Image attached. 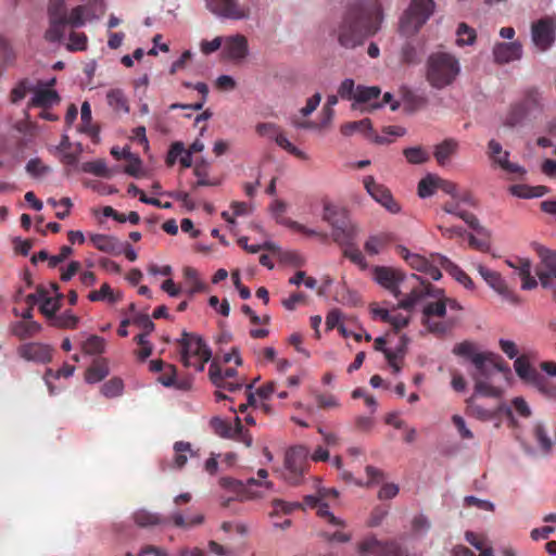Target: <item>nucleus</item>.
Instances as JSON below:
<instances>
[{"label":"nucleus","mask_w":556,"mask_h":556,"mask_svg":"<svg viewBox=\"0 0 556 556\" xmlns=\"http://www.w3.org/2000/svg\"><path fill=\"white\" fill-rule=\"evenodd\" d=\"M527 114L529 113L527 112L525 104H521V102L517 103L511 106L509 113L507 114L504 121V124L510 127L516 126L517 124L522 122L523 117H526Z\"/></svg>","instance_id":"obj_51"},{"label":"nucleus","mask_w":556,"mask_h":556,"mask_svg":"<svg viewBox=\"0 0 556 556\" xmlns=\"http://www.w3.org/2000/svg\"><path fill=\"white\" fill-rule=\"evenodd\" d=\"M88 38L85 33L72 31L70 34V42L67 45L71 51H84L87 49Z\"/></svg>","instance_id":"obj_63"},{"label":"nucleus","mask_w":556,"mask_h":556,"mask_svg":"<svg viewBox=\"0 0 556 556\" xmlns=\"http://www.w3.org/2000/svg\"><path fill=\"white\" fill-rule=\"evenodd\" d=\"M434 9V0H412L401 18V31L405 36H413L432 16Z\"/></svg>","instance_id":"obj_6"},{"label":"nucleus","mask_w":556,"mask_h":556,"mask_svg":"<svg viewBox=\"0 0 556 556\" xmlns=\"http://www.w3.org/2000/svg\"><path fill=\"white\" fill-rule=\"evenodd\" d=\"M359 556H382V543L374 534L366 535L358 544Z\"/></svg>","instance_id":"obj_35"},{"label":"nucleus","mask_w":556,"mask_h":556,"mask_svg":"<svg viewBox=\"0 0 556 556\" xmlns=\"http://www.w3.org/2000/svg\"><path fill=\"white\" fill-rule=\"evenodd\" d=\"M396 251L415 270L426 273L433 280L442 277L441 266L434 260L437 255H441L440 253H431L430 258H427L420 254L409 253L408 249L402 245H397Z\"/></svg>","instance_id":"obj_11"},{"label":"nucleus","mask_w":556,"mask_h":556,"mask_svg":"<svg viewBox=\"0 0 556 556\" xmlns=\"http://www.w3.org/2000/svg\"><path fill=\"white\" fill-rule=\"evenodd\" d=\"M522 56V45L519 41L496 42L493 47V59L497 64H507Z\"/></svg>","instance_id":"obj_19"},{"label":"nucleus","mask_w":556,"mask_h":556,"mask_svg":"<svg viewBox=\"0 0 556 556\" xmlns=\"http://www.w3.org/2000/svg\"><path fill=\"white\" fill-rule=\"evenodd\" d=\"M476 372L472 374L480 379H489L493 371H505L507 368L504 359L494 352L477 353L473 357Z\"/></svg>","instance_id":"obj_14"},{"label":"nucleus","mask_w":556,"mask_h":556,"mask_svg":"<svg viewBox=\"0 0 556 556\" xmlns=\"http://www.w3.org/2000/svg\"><path fill=\"white\" fill-rule=\"evenodd\" d=\"M381 93V89L377 86L357 85V91L352 103L353 109H358L363 104H367L372 100H377Z\"/></svg>","instance_id":"obj_32"},{"label":"nucleus","mask_w":556,"mask_h":556,"mask_svg":"<svg viewBox=\"0 0 556 556\" xmlns=\"http://www.w3.org/2000/svg\"><path fill=\"white\" fill-rule=\"evenodd\" d=\"M275 142L283 150L289 152L290 154L296 156L301 160H306L307 155L302 150L298 149L294 144H292L287 137L283 135L282 130L279 131V134L274 139Z\"/></svg>","instance_id":"obj_53"},{"label":"nucleus","mask_w":556,"mask_h":556,"mask_svg":"<svg viewBox=\"0 0 556 556\" xmlns=\"http://www.w3.org/2000/svg\"><path fill=\"white\" fill-rule=\"evenodd\" d=\"M531 39L539 51H546L556 40V16L546 15L531 23Z\"/></svg>","instance_id":"obj_10"},{"label":"nucleus","mask_w":556,"mask_h":556,"mask_svg":"<svg viewBox=\"0 0 556 556\" xmlns=\"http://www.w3.org/2000/svg\"><path fill=\"white\" fill-rule=\"evenodd\" d=\"M531 354H521L514 362L515 372L518 378L535 387L539 392L556 399V387L530 364Z\"/></svg>","instance_id":"obj_7"},{"label":"nucleus","mask_w":556,"mask_h":556,"mask_svg":"<svg viewBox=\"0 0 556 556\" xmlns=\"http://www.w3.org/2000/svg\"><path fill=\"white\" fill-rule=\"evenodd\" d=\"M317 515L324 518L328 523L332 526L344 527L345 522L339 518H337L333 514L330 513L329 506L323 500L318 503V506L315 507Z\"/></svg>","instance_id":"obj_60"},{"label":"nucleus","mask_w":556,"mask_h":556,"mask_svg":"<svg viewBox=\"0 0 556 556\" xmlns=\"http://www.w3.org/2000/svg\"><path fill=\"white\" fill-rule=\"evenodd\" d=\"M90 241L101 252L121 255L123 253V243L115 237L109 235H91Z\"/></svg>","instance_id":"obj_24"},{"label":"nucleus","mask_w":556,"mask_h":556,"mask_svg":"<svg viewBox=\"0 0 556 556\" xmlns=\"http://www.w3.org/2000/svg\"><path fill=\"white\" fill-rule=\"evenodd\" d=\"M356 91L357 85L352 78H345L338 87V96L346 101H354Z\"/></svg>","instance_id":"obj_55"},{"label":"nucleus","mask_w":556,"mask_h":556,"mask_svg":"<svg viewBox=\"0 0 556 556\" xmlns=\"http://www.w3.org/2000/svg\"><path fill=\"white\" fill-rule=\"evenodd\" d=\"M35 87H37V84L29 79V78H23L21 79L11 90L10 92V101L14 104L22 101L29 92L35 91Z\"/></svg>","instance_id":"obj_37"},{"label":"nucleus","mask_w":556,"mask_h":556,"mask_svg":"<svg viewBox=\"0 0 556 556\" xmlns=\"http://www.w3.org/2000/svg\"><path fill=\"white\" fill-rule=\"evenodd\" d=\"M67 22L49 20V27L45 33L46 40L50 42L61 41L65 34Z\"/></svg>","instance_id":"obj_44"},{"label":"nucleus","mask_w":556,"mask_h":556,"mask_svg":"<svg viewBox=\"0 0 556 556\" xmlns=\"http://www.w3.org/2000/svg\"><path fill=\"white\" fill-rule=\"evenodd\" d=\"M460 73V63L457 58L448 52H433L426 62V79L435 89L455 83Z\"/></svg>","instance_id":"obj_3"},{"label":"nucleus","mask_w":556,"mask_h":556,"mask_svg":"<svg viewBox=\"0 0 556 556\" xmlns=\"http://www.w3.org/2000/svg\"><path fill=\"white\" fill-rule=\"evenodd\" d=\"M132 518L135 523L141 528L163 525L167 522V518H162L160 515L150 513L144 509L136 511ZM203 519L204 517L202 515L185 518L179 511L172 514L168 518V520L173 521L174 526L178 528H190L200 525L203 522Z\"/></svg>","instance_id":"obj_8"},{"label":"nucleus","mask_w":556,"mask_h":556,"mask_svg":"<svg viewBox=\"0 0 556 556\" xmlns=\"http://www.w3.org/2000/svg\"><path fill=\"white\" fill-rule=\"evenodd\" d=\"M49 20L67 22L66 5L63 0H52L48 8Z\"/></svg>","instance_id":"obj_52"},{"label":"nucleus","mask_w":556,"mask_h":556,"mask_svg":"<svg viewBox=\"0 0 556 556\" xmlns=\"http://www.w3.org/2000/svg\"><path fill=\"white\" fill-rule=\"evenodd\" d=\"M20 357L27 362L48 364L53 357V348L42 342H28L17 348Z\"/></svg>","instance_id":"obj_15"},{"label":"nucleus","mask_w":556,"mask_h":556,"mask_svg":"<svg viewBox=\"0 0 556 556\" xmlns=\"http://www.w3.org/2000/svg\"><path fill=\"white\" fill-rule=\"evenodd\" d=\"M459 199L453 198V200L443 205V211L462 218L477 233L485 232L484 227L479 224L478 218L472 213L459 210Z\"/></svg>","instance_id":"obj_22"},{"label":"nucleus","mask_w":556,"mask_h":556,"mask_svg":"<svg viewBox=\"0 0 556 556\" xmlns=\"http://www.w3.org/2000/svg\"><path fill=\"white\" fill-rule=\"evenodd\" d=\"M343 255L349 258L352 263L357 265L361 269H366L368 267L367 262L365 261V256L362 251L358 249L357 244L352 245L350 248H345L343 250Z\"/></svg>","instance_id":"obj_59"},{"label":"nucleus","mask_w":556,"mask_h":556,"mask_svg":"<svg viewBox=\"0 0 556 556\" xmlns=\"http://www.w3.org/2000/svg\"><path fill=\"white\" fill-rule=\"evenodd\" d=\"M124 389L123 380L119 378H112L101 387V393L105 397H116L122 394Z\"/></svg>","instance_id":"obj_56"},{"label":"nucleus","mask_w":556,"mask_h":556,"mask_svg":"<svg viewBox=\"0 0 556 556\" xmlns=\"http://www.w3.org/2000/svg\"><path fill=\"white\" fill-rule=\"evenodd\" d=\"M110 372L106 358H96L85 372V380L88 383H97L103 380Z\"/></svg>","instance_id":"obj_28"},{"label":"nucleus","mask_w":556,"mask_h":556,"mask_svg":"<svg viewBox=\"0 0 556 556\" xmlns=\"http://www.w3.org/2000/svg\"><path fill=\"white\" fill-rule=\"evenodd\" d=\"M475 380V392L477 394H482L485 396H494L497 399V396H501L502 390L498 387L491 386L488 379H480L478 377H473Z\"/></svg>","instance_id":"obj_50"},{"label":"nucleus","mask_w":556,"mask_h":556,"mask_svg":"<svg viewBox=\"0 0 556 556\" xmlns=\"http://www.w3.org/2000/svg\"><path fill=\"white\" fill-rule=\"evenodd\" d=\"M382 11L379 0H362L346 12L338 30V40L346 49L364 43L380 28Z\"/></svg>","instance_id":"obj_2"},{"label":"nucleus","mask_w":556,"mask_h":556,"mask_svg":"<svg viewBox=\"0 0 556 556\" xmlns=\"http://www.w3.org/2000/svg\"><path fill=\"white\" fill-rule=\"evenodd\" d=\"M438 188V177L428 174L425 178L418 182V195L419 198L432 197L435 189Z\"/></svg>","instance_id":"obj_48"},{"label":"nucleus","mask_w":556,"mask_h":556,"mask_svg":"<svg viewBox=\"0 0 556 556\" xmlns=\"http://www.w3.org/2000/svg\"><path fill=\"white\" fill-rule=\"evenodd\" d=\"M106 100L108 104L114 110V111H122L125 113L129 112V105L128 101L121 89H111L106 93Z\"/></svg>","instance_id":"obj_41"},{"label":"nucleus","mask_w":556,"mask_h":556,"mask_svg":"<svg viewBox=\"0 0 556 556\" xmlns=\"http://www.w3.org/2000/svg\"><path fill=\"white\" fill-rule=\"evenodd\" d=\"M456 43L458 46L472 45L477 39V30L466 23H459L456 30Z\"/></svg>","instance_id":"obj_45"},{"label":"nucleus","mask_w":556,"mask_h":556,"mask_svg":"<svg viewBox=\"0 0 556 556\" xmlns=\"http://www.w3.org/2000/svg\"><path fill=\"white\" fill-rule=\"evenodd\" d=\"M458 147L459 144L455 138H446L443 142L437 144L433 152L437 163L440 165L446 164L451 156L455 155Z\"/></svg>","instance_id":"obj_29"},{"label":"nucleus","mask_w":556,"mask_h":556,"mask_svg":"<svg viewBox=\"0 0 556 556\" xmlns=\"http://www.w3.org/2000/svg\"><path fill=\"white\" fill-rule=\"evenodd\" d=\"M532 435L543 454H549L552 452L554 444L545 428V425L541 424V421H536L532 427Z\"/></svg>","instance_id":"obj_34"},{"label":"nucleus","mask_w":556,"mask_h":556,"mask_svg":"<svg viewBox=\"0 0 556 556\" xmlns=\"http://www.w3.org/2000/svg\"><path fill=\"white\" fill-rule=\"evenodd\" d=\"M384 321L394 329L407 326L417 306H422V323L429 332L443 336L454 328L456 318H444V290L435 289L416 274L384 266Z\"/></svg>","instance_id":"obj_1"},{"label":"nucleus","mask_w":556,"mask_h":556,"mask_svg":"<svg viewBox=\"0 0 556 556\" xmlns=\"http://www.w3.org/2000/svg\"><path fill=\"white\" fill-rule=\"evenodd\" d=\"M208 376L213 384L217 388L226 389L229 392H236L242 388V382L225 381L223 370L215 362H213L208 368Z\"/></svg>","instance_id":"obj_30"},{"label":"nucleus","mask_w":556,"mask_h":556,"mask_svg":"<svg viewBox=\"0 0 556 556\" xmlns=\"http://www.w3.org/2000/svg\"><path fill=\"white\" fill-rule=\"evenodd\" d=\"M16 53L10 40L0 35V66L5 67L14 63Z\"/></svg>","instance_id":"obj_43"},{"label":"nucleus","mask_w":556,"mask_h":556,"mask_svg":"<svg viewBox=\"0 0 556 556\" xmlns=\"http://www.w3.org/2000/svg\"><path fill=\"white\" fill-rule=\"evenodd\" d=\"M174 451H175V466L177 468H181L187 463L188 456L187 454H191V445L188 442H176L174 444Z\"/></svg>","instance_id":"obj_54"},{"label":"nucleus","mask_w":556,"mask_h":556,"mask_svg":"<svg viewBox=\"0 0 556 556\" xmlns=\"http://www.w3.org/2000/svg\"><path fill=\"white\" fill-rule=\"evenodd\" d=\"M355 132H361L368 140L379 141V137L374 134L372 125L369 118H364L356 122H349L341 126V134L343 136H352Z\"/></svg>","instance_id":"obj_25"},{"label":"nucleus","mask_w":556,"mask_h":556,"mask_svg":"<svg viewBox=\"0 0 556 556\" xmlns=\"http://www.w3.org/2000/svg\"><path fill=\"white\" fill-rule=\"evenodd\" d=\"M41 331V325L34 320L16 321L12 326V333L20 340L35 337Z\"/></svg>","instance_id":"obj_31"},{"label":"nucleus","mask_w":556,"mask_h":556,"mask_svg":"<svg viewBox=\"0 0 556 556\" xmlns=\"http://www.w3.org/2000/svg\"><path fill=\"white\" fill-rule=\"evenodd\" d=\"M388 344H389V339L386 338L384 339V358H386L388 365L391 366L393 372H399L402 367V364H403L404 354L406 353L408 340L405 337L399 338L395 351L389 350Z\"/></svg>","instance_id":"obj_21"},{"label":"nucleus","mask_w":556,"mask_h":556,"mask_svg":"<svg viewBox=\"0 0 556 556\" xmlns=\"http://www.w3.org/2000/svg\"><path fill=\"white\" fill-rule=\"evenodd\" d=\"M39 296L42 299V303L39 306L41 314L52 321L56 315V311L60 308V299L62 298V294H58L55 299H52L47 296V292L45 290H40Z\"/></svg>","instance_id":"obj_40"},{"label":"nucleus","mask_w":556,"mask_h":556,"mask_svg":"<svg viewBox=\"0 0 556 556\" xmlns=\"http://www.w3.org/2000/svg\"><path fill=\"white\" fill-rule=\"evenodd\" d=\"M177 343L180 346V361L184 366L203 371L205 364L212 357V351L205 341L195 333L182 331Z\"/></svg>","instance_id":"obj_4"},{"label":"nucleus","mask_w":556,"mask_h":556,"mask_svg":"<svg viewBox=\"0 0 556 556\" xmlns=\"http://www.w3.org/2000/svg\"><path fill=\"white\" fill-rule=\"evenodd\" d=\"M60 97L55 90L48 88H39L35 87L34 96L30 99L28 105L34 108H42L48 109L51 108L54 103H59Z\"/></svg>","instance_id":"obj_27"},{"label":"nucleus","mask_w":556,"mask_h":556,"mask_svg":"<svg viewBox=\"0 0 556 556\" xmlns=\"http://www.w3.org/2000/svg\"><path fill=\"white\" fill-rule=\"evenodd\" d=\"M249 45L245 36L237 34L224 39L223 54L226 59L240 62L248 55Z\"/></svg>","instance_id":"obj_18"},{"label":"nucleus","mask_w":556,"mask_h":556,"mask_svg":"<svg viewBox=\"0 0 556 556\" xmlns=\"http://www.w3.org/2000/svg\"><path fill=\"white\" fill-rule=\"evenodd\" d=\"M478 271L481 274L486 285L495 292L500 293L504 300L509 301L510 304H518V296L509 289L501 273L491 270L483 265L478 266Z\"/></svg>","instance_id":"obj_17"},{"label":"nucleus","mask_w":556,"mask_h":556,"mask_svg":"<svg viewBox=\"0 0 556 556\" xmlns=\"http://www.w3.org/2000/svg\"><path fill=\"white\" fill-rule=\"evenodd\" d=\"M210 425L214 432L222 438L238 440L244 443L248 447L252 445V435L248 431L243 430V426L239 417L235 418V426L219 417H213Z\"/></svg>","instance_id":"obj_12"},{"label":"nucleus","mask_w":556,"mask_h":556,"mask_svg":"<svg viewBox=\"0 0 556 556\" xmlns=\"http://www.w3.org/2000/svg\"><path fill=\"white\" fill-rule=\"evenodd\" d=\"M219 485L223 489H226V490L232 492L236 495V500H239V501H248V500H254L257 497H262L263 493L261 491H258L257 489L262 488V486H265L266 489H270L273 486L271 482H269V481L262 482L254 478H250L247 480L245 483H243L242 481L230 478V477L220 478Z\"/></svg>","instance_id":"obj_9"},{"label":"nucleus","mask_w":556,"mask_h":556,"mask_svg":"<svg viewBox=\"0 0 556 556\" xmlns=\"http://www.w3.org/2000/svg\"><path fill=\"white\" fill-rule=\"evenodd\" d=\"M404 156L410 164L427 163L430 159L428 152L421 148H408L403 151Z\"/></svg>","instance_id":"obj_58"},{"label":"nucleus","mask_w":556,"mask_h":556,"mask_svg":"<svg viewBox=\"0 0 556 556\" xmlns=\"http://www.w3.org/2000/svg\"><path fill=\"white\" fill-rule=\"evenodd\" d=\"M79 323V317L66 311L60 315H55L51 321L52 326L62 329H75Z\"/></svg>","instance_id":"obj_46"},{"label":"nucleus","mask_w":556,"mask_h":556,"mask_svg":"<svg viewBox=\"0 0 556 556\" xmlns=\"http://www.w3.org/2000/svg\"><path fill=\"white\" fill-rule=\"evenodd\" d=\"M353 399H363L365 407L369 410L370 414H374L378 408V401L370 394H368L364 389L357 388L352 392Z\"/></svg>","instance_id":"obj_62"},{"label":"nucleus","mask_w":556,"mask_h":556,"mask_svg":"<svg viewBox=\"0 0 556 556\" xmlns=\"http://www.w3.org/2000/svg\"><path fill=\"white\" fill-rule=\"evenodd\" d=\"M506 264L518 270L522 290H533L538 286L536 279L531 276V261L529 258L507 260Z\"/></svg>","instance_id":"obj_23"},{"label":"nucleus","mask_w":556,"mask_h":556,"mask_svg":"<svg viewBox=\"0 0 556 556\" xmlns=\"http://www.w3.org/2000/svg\"><path fill=\"white\" fill-rule=\"evenodd\" d=\"M536 274L544 288L551 287V280L556 279V252L545 251L542 253V265Z\"/></svg>","instance_id":"obj_20"},{"label":"nucleus","mask_w":556,"mask_h":556,"mask_svg":"<svg viewBox=\"0 0 556 556\" xmlns=\"http://www.w3.org/2000/svg\"><path fill=\"white\" fill-rule=\"evenodd\" d=\"M185 278L190 282L191 288L189 291L190 296L194 293L201 292L204 290V283L199 279L197 269L192 267H186L184 269Z\"/></svg>","instance_id":"obj_57"},{"label":"nucleus","mask_w":556,"mask_h":556,"mask_svg":"<svg viewBox=\"0 0 556 556\" xmlns=\"http://www.w3.org/2000/svg\"><path fill=\"white\" fill-rule=\"evenodd\" d=\"M81 127L80 130L91 137L98 135V128L91 125V106L88 102H84L80 109Z\"/></svg>","instance_id":"obj_47"},{"label":"nucleus","mask_w":556,"mask_h":556,"mask_svg":"<svg viewBox=\"0 0 556 556\" xmlns=\"http://www.w3.org/2000/svg\"><path fill=\"white\" fill-rule=\"evenodd\" d=\"M364 188L368 192V194L378 203H382V189L375 181L372 176H366L363 180Z\"/></svg>","instance_id":"obj_64"},{"label":"nucleus","mask_w":556,"mask_h":556,"mask_svg":"<svg viewBox=\"0 0 556 556\" xmlns=\"http://www.w3.org/2000/svg\"><path fill=\"white\" fill-rule=\"evenodd\" d=\"M443 270L447 271L454 279H456L460 285L465 286L469 290H472L473 282L469 276H467L466 271L462 270V268L454 264L453 261L448 260L445 256H437L434 258Z\"/></svg>","instance_id":"obj_26"},{"label":"nucleus","mask_w":556,"mask_h":556,"mask_svg":"<svg viewBox=\"0 0 556 556\" xmlns=\"http://www.w3.org/2000/svg\"><path fill=\"white\" fill-rule=\"evenodd\" d=\"M323 219L331 225L333 241L343 250L356 244L358 228L351 223L345 211L325 204Z\"/></svg>","instance_id":"obj_5"},{"label":"nucleus","mask_w":556,"mask_h":556,"mask_svg":"<svg viewBox=\"0 0 556 556\" xmlns=\"http://www.w3.org/2000/svg\"><path fill=\"white\" fill-rule=\"evenodd\" d=\"M365 472H366V481L355 480L351 472H343L342 477L346 481H354L357 485L366 486V488H370L380 482L381 472L378 468L368 465L365 468Z\"/></svg>","instance_id":"obj_38"},{"label":"nucleus","mask_w":556,"mask_h":556,"mask_svg":"<svg viewBox=\"0 0 556 556\" xmlns=\"http://www.w3.org/2000/svg\"><path fill=\"white\" fill-rule=\"evenodd\" d=\"M306 459L301 450L291 448L285 458V479L291 484H299L306 470Z\"/></svg>","instance_id":"obj_16"},{"label":"nucleus","mask_w":556,"mask_h":556,"mask_svg":"<svg viewBox=\"0 0 556 556\" xmlns=\"http://www.w3.org/2000/svg\"><path fill=\"white\" fill-rule=\"evenodd\" d=\"M194 175L199 178L197 182L192 185V189H197L202 186H213L214 182L207 179V164L205 161L197 163L193 169Z\"/></svg>","instance_id":"obj_61"},{"label":"nucleus","mask_w":556,"mask_h":556,"mask_svg":"<svg viewBox=\"0 0 556 556\" xmlns=\"http://www.w3.org/2000/svg\"><path fill=\"white\" fill-rule=\"evenodd\" d=\"M88 299L91 302L98 301H109L110 303H115L119 300V296L113 293V290L108 283H103L99 290L91 291L88 294Z\"/></svg>","instance_id":"obj_49"},{"label":"nucleus","mask_w":556,"mask_h":556,"mask_svg":"<svg viewBox=\"0 0 556 556\" xmlns=\"http://www.w3.org/2000/svg\"><path fill=\"white\" fill-rule=\"evenodd\" d=\"M205 5L213 14L224 18L240 21L250 16V9L241 5L239 0H205Z\"/></svg>","instance_id":"obj_13"},{"label":"nucleus","mask_w":556,"mask_h":556,"mask_svg":"<svg viewBox=\"0 0 556 556\" xmlns=\"http://www.w3.org/2000/svg\"><path fill=\"white\" fill-rule=\"evenodd\" d=\"M106 341L104 338L91 334L81 343V351L87 355H100L105 352Z\"/></svg>","instance_id":"obj_39"},{"label":"nucleus","mask_w":556,"mask_h":556,"mask_svg":"<svg viewBox=\"0 0 556 556\" xmlns=\"http://www.w3.org/2000/svg\"><path fill=\"white\" fill-rule=\"evenodd\" d=\"M509 191L514 197L530 199L543 197L548 192V189L546 186L511 185Z\"/></svg>","instance_id":"obj_33"},{"label":"nucleus","mask_w":556,"mask_h":556,"mask_svg":"<svg viewBox=\"0 0 556 556\" xmlns=\"http://www.w3.org/2000/svg\"><path fill=\"white\" fill-rule=\"evenodd\" d=\"M466 413L468 415L473 416L476 419L480 420H491L494 419L496 413L492 410H488L480 405H477L475 402V395L466 401Z\"/></svg>","instance_id":"obj_42"},{"label":"nucleus","mask_w":556,"mask_h":556,"mask_svg":"<svg viewBox=\"0 0 556 556\" xmlns=\"http://www.w3.org/2000/svg\"><path fill=\"white\" fill-rule=\"evenodd\" d=\"M81 170L84 173L93 174L96 176L108 178V179L112 178L116 173L115 169L109 168L106 166V163L104 160H96V161H91V162H85L81 165Z\"/></svg>","instance_id":"obj_36"}]
</instances>
